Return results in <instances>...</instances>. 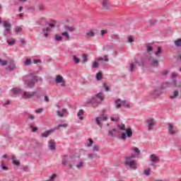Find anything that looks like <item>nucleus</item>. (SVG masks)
I'll use <instances>...</instances> for the list:
<instances>
[{
	"mask_svg": "<svg viewBox=\"0 0 181 181\" xmlns=\"http://www.w3.org/2000/svg\"><path fill=\"white\" fill-rule=\"evenodd\" d=\"M0 63L1 66H6L8 64V61H3L2 59H0Z\"/></svg>",
	"mask_w": 181,
	"mask_h": 181,
	"instance_id": "obj_54",
	"label": "nucleus"
},
{
	"mask_svg": "<svg viewBox=\"0 0 181 181\" xmlns=\"http://www.w3.org/2000/svg\"><path fill=\"white\" fill-rule=\"evenodd\" d=\"M108 58L99 57L96 59V62H108Z\"/></svg>",
	"mask_w": 181,
	"mask_h": 181,
	"instance_id": "obj_41",
	"label": "nucleus"
},
{
	"mask_svg": "<svg viewBox=\"0 0 181 181\" xmlns=\"http://www.w3.org/2000/svg\"><path fill=\"white\" fill-rule=\"evenodd\" d=\"M98 61H97V59H95V61L93 63V69H97V67H98L99 64H98Z\"/></svg>",
	"mask_w": 181,
	"mask_h": 181,
	"instance_id": "obj_46",
	"label": "nucleus"
},
{
	"mask_svg": "<svg viewBox=\"0 0 181 181\" xmlns=\"http://www.w3.org/2000/svg\"><path fill=\"white\" fill-rule=\"evenodd\" d=\"M168 128H169V131H170V134L171 135H175V130L173 129V124H172L171 123L168 124Z\"/></svg>",
	"mask_w": 181,
	"mask_h": 181,
	"instance_id": "obj_23",
	"label": "nucleus"
},
{
	"mask_svg": "<svg viewBox=\"0 0 181 181\" xmlns=\"http://www.w3.org/2000/svg\"><path fill=\"white\" fill-rule=\"evenodd\" d=\"M33 93H35V97H36V98H42V94H40V93L37 92V91H33Z\"/></svg>",
	"mask_w": 181,
	"mask_h": 181,
	"instance_id": "obj_44",
	"label": "nucleus"
},
{
	"mask_svg": "<svg viewBox=\"0 0 181 181\" xmlns=\"http://www.w3.org/2000/svg\"><path fill=\"white\" fill-rule=\"evenodd\" d=\"M61 36H64V40H65V42H69V40H70V35L67 32L61 33Z\"/></svg>",
	"mask_w": 181,
	"mask_h": 181,
	"instance_id": "obj_17",
	"label": "nucleus"
},
{
	"mask_svg": "<svg viewBox=\"0 0 181 181\" xmlns=\"http://www.w3.org/2000/svg\"><path fill=\"white\" fill-rule=\"evenodd\" d=\"M98 151H100V146L94 145L93 146V152H98Z\"/></svg>",
	"mask_w": 181,
	"mask_h": 181,
	"instance_id": "obj_40",
	"label": "nucleus"
},
{
	"mask_svg": "<svg viewBox=\"0 0 181 181\" xmlns=\"http://www.w3.org/2000/svg\"><path fill=\"white\" fill-rule=\"evenodd\" d=\"M153 94H154V95L159 96V95H160V94H162V91L160 89H156L154 90Z\"/></svg>",
	"mask_w": 181,
	"mask_h": 181,
	"instance_id": "obj_39",
	"label": "nucleus"
},
{
	"mask_svg": "<svg viewBox=\"0 0 181 181\" xmlns=\"http://www.w3.org/2000/svg\"><path fill=\"white\" fill-rule=\"evenodd\" d=\"M176 77H177V74H176L175 72H173L172 74V78H176Z\"/></svg>",
	"mask_w": 181,
	"mask_h": 181,
	"instance_id": "obj_63",
	"label": "nucleus"
},
{
	"mask_svg": "<svg viewBox=\"0 0 181 181\" xmlns=\"http://www.w3.org/2000/svg\"><path fill=\"white\" fill-rule=\"evenodd\" d=\"M146 50L147 52H152V50H153V47L151 46V43L146 44Z\"/></svg>",
	"mask_w": 181,
	"mask_h": 181,
	"instance_id": "obj_36",
	"label": "nucleus"
},
{
	"mask_svg": "<svg viewBox=\"0 0 181 181\" xmlns=\"http://www.w3.org/2000/svg\"><path fill=\"white\" fill-rule=\"evenodd\" d=\"M52 28H54V24L50 23L48 27L42 29L44 37H47L49 36V32L52 31Z\"/></svg>",
	"mask_w": 181,
	"mask_h": 181,
	"instance_id": "obj_6",
	"label": "nucleus"
},
{
	"mask_svg": "<svg viewBox=\"0 0 181 181\" xmlns=\"http://www.w3.org/2000/svg\"><path fill=\"white\" fill-rule=\"evenodd\" d=\"M107 31L106 30H102L100 31V33H101L102 36H104V35H105V33H107Z\"/></svg>",
	"mask_w": 181,
	"mask_h": 181,
	"instance_id": "obj_62",
	"label": "nucleus"
},
{
	"mask_svg": "<svg viewBox=\"0 0 181 181\" xmlns=\"http://www.w3.org/2000/svg\"><path fill=\"white\" fill-rule=\"evenodd\" d=\"M134 69H135V63L132 62L130 64L129 70L132 73V71H134Z\"/></svg>",
	"mask_w": 181,
	"mask_h": 181,
	"instance_id": "obj_48",
	"label": "nucleus"
},
{
	"mask_svg": "<svg viewBox=\"0 0 181 181\" xmlns=\"http://www.w3.org/2000/svg\"><path fill=\"white\" fill-rule=\"evenodd\" d=\"M35 92L24 91L22 95L23 100H30L35 97Z\"/></svg>",
	"mask_w": 181,
	"mask_h": 181,
	"instance_id": "obj_7",
	"label": "nucleus"
},
{
	"mask_svg": "<svg viewBox=\"0 0 181 181\" xmlns=\"http://www.w3.org/2000/svg\"><path fill=\"white\" fill-rule=\"evenodd\" d=\"M144 175H146V176H149V175H151V169L144 170Z\"/></svg>",
	"mask_w": 181,
	"mask_h": 181,
	"instance_id": "obj_51",
	"label": "nucleus"
},
{
	"mask_svg": "<svg viewBox=\"0 0 181 181\" xmlns=\"http://www.w3.org/2000/svg\"><path fill=\"white\" fill-rule=\"evenodd\" d=\"M151 158V165H155V163H158V162L160 161V159L159 158V157H156L155 156V154H151L150 156Z\"/></svg>",
	"mask_w": 181,
	"mask_h": 181,
	"instance_id": "obj_12",
	"label": "nucleus"
},
{
	"mask_svg": "<svg viewBox=\"0 0 181 181\" xmlns=\"http://www.w3.org/2000/svg\"><path fill=\"white\" fill-rule=\"evenodd\" d=\"M134 151L136 153H137V155H139L141 153V151H139V148H134Z\"/></svg>",
	"mask_w": 181,
	"mask_h": 181,
	"instance_id": "obj_60",
	"label": "nucleus"
},
{
	"mask_svg": "<svg viewBox=\"0 0 181 181\" xmlns=\"http://www.w3.org/2000/svg\"><path fill=\"white\" fill-rule=\"evenodd\" d=\"M136 156L135 154H131L124 157V165L128 166L130 169L136 170L138 169V164L135 162V158Z\"/></svg>",
	"mask_w": 181,
	"mask_h": 181,
	"instance_id": "obj_2",
	"label": "nucleus"
},
{
	"mask_svg": "<svg viewBox=\"0 0 181 181\" xmlns=\"http://www.w3.org/2000/svg\"><path fill=\"white\" fill-rule=\"evenodd\" d=\"M7 43L8 45H9L10 46H13V45H15V43H16V40L13 39L11 40H7Z\"/></svg>",
	"mask_w": 181,
	"mask_h": 181,
	"instance_id": "obj_38",
	"label": "nucleus"
},
{
	"mask_svg": "<svg viewBox=\"0 0 181 181\" xmlns=\"http://www.w3.org/2000/svg\"><path fill=\"white\" fill-rule=\"evenodd\" d=\"M87 62H88V57L86 54H84L83 55V63H87Z\"/></svg>",
	"mask_w": 181,
	"mask_h": 181,
	"instance_id": "obj_42",
	"label": "nucleus"
},
{
	"mask_svg": "<svg viewBox=\"0 0 181 181\" xmlns=\"http://www.w3.org/2000/svg\"><path fill=\"white\" fill-rule=\"evenodd\" d=\"M88 159L93 160L94 158H98V153H90L88 154Z\"/></svg>",
	"mask_w": 181,
	"mask_h": 181,
	"instance_id": "obj_25",
	"label": "nucleus"
},
{
	"mask_svg": "<svg viewBox=\"0 0 181 181\" xmlns=\"http://www.w3.org/2000/svg\"><path fill=\"white\" fill-rule=\"evenodd\" d=\"M117 127L121 129V131H125V132L122 133L121 138L122 139H127V136L128 138H132V128H128L125 129V124H117Z\"/></svg>",
	"mask_w": 181,
	"mask_h": 181,
	"instance_id": "obj_4",
	"label": "nucleus"
},
{
	"mask_svg": "<svg viewBox=\"0 0 181 181\" xmlns=\"http://www.w3.org/2000/svg\"><path fill=\"white\" fill-rule=\"evenodd\" d=\"M96 78L97 80H103V74H101V72H98L97 74H96Z\"/></svg>",
	"mask_w": 181,
	"mask_h": 181,
	"instance_id": "obj_43",
	"label": "nucleus"
},
{
	"mask_svg": "<svg viewBox=\"0 0 181 181\" xmlns=\"http://www.w3.org/2000/svg\"><path fill=\"white\" fill-rule=\"evenodd\" d=\"M103 88H105V91H110V87H108V85L107 83L103 84Z\"/></svg>",
	"mask_w": 181,
	"mask_h": 181,
	"instance_id": "obj_53",
	"label": "nucleus"
},
{
	"mask_svg": "<svg viewBox=\"0 0 181 181\" xmlns=\"http://www.w3.org/2000/svg\"><path fill=\"white\" fill-rule=\"evenodd\" d=\"M43 112V109H42V108H39V109L35 110V112L36 114H40V112Z\"/></svg>",
	"mask_w": 181,
	"mask_h": 181,
	"instance_id": "obj_57",
	"label": "nucleus"
},
{
	"mask_svg": "<svg viewBox=\"0 0 181 181\" xmlns=\"http://www.w3.org/2000/svg\"><path fill=\"white\" fill-rule=\"evenodd\" d=\"M65 30H66L68 32H74V30H76V28L74 27H71L70 25H66Z\"/></svg>",
	"mask_w": 181,
	"mask_h": 181,
	"instance_id": "obj_26",
	"label": "nucleus"
},
{
	"mask_svg": "<svg viewBox=\"0 0 181 181\" xmlns=\"http://www.w3.org/2000/svg\"><path fill=\"white\" fill-rule=\"evenodd\" d=\"M103 101H104V94L100 91L89 99L87 104H92L93 107H98V104H101Z\"/></svg>",
	"mask_w": 181,
	"mask_h": 181,
	"instance_id": "obj_3",
	"label": "nucleus"
},
{
	"mask_svg": "<svg viewBox=\"0 0 181 181\" xmlns=\"http://www.w3.org/2000/svg\"><path fill=\"white\" fill-rule=\"evenodd\" d=\"M174 43L176 47H181V38L176 40Z\"/></svg>",
	"mask_w": 181,
	"mask_h": 181,
	"instance_id": "obj_33",
	"label": "nucleus"
},
{
	"mask_svg": "<svg viewBox=\"0 0 181 181\" xmlns=\"http://www.w3.org/2000/svg\"><path fill=\"white\" fill-rule=\"evenodd\" d=\"M32 63V60L28 59H26L25 62H24V66H29V64H30Z\"/></svg>",
	"mask_w": 181,
	"mask_h": 181,
	"instance_id": "obj_45",
	"label": "nucleus"
},
{
	"mask_svg": "<svg viewBox=\"0 0 181 181\" xmlns=\"http://www.w3.org/2000/svg\"><path fill=\"white\" fill-rule=\"evenodd\" d=\"M45 103H49V101H50V99H49V97L47 95L45 96Z\"/></svg>",
	"mask_w": 181,
	"mask_h": 181,
	"instance_id": "obj_61",
	"label": "nucleus"
},
{
	"mask_svg": "<svg viewBox=\"0 0 181 181\" xmlns=\"http://www.w3.org/2000/svg\"><path fill=\"white\" fill-rule=\"evenodd\" d=\"M73 62L75 64H78V63H80V58L77 57L76 55H73Z\"/></svg>",
	"mask_w": 181,
	"mask_h": 181,
	"instance_id": "obj_31",
	"label": "nucleus"
},
{
	"mask_svg": "<svg viewBox=\"0 0 181 181\" xmlns=\"http://www.w3.org/2000/svg\"><path fill=\"white\" fill-rule=\"evenodd\" d=\"M11 160H13V165H15L16 166H19L21 165V162L16 160V157L12 156Z\"/></svg>",
	"mask_w": 181,
	"mask_h": 181,
	"instance_id": "obj_22",
	"label": "nucleus"
},
{
	"mask_svg": "<svg viewBox=\"0 0 181 181\" xmlns=\"http://www.w3.org/2000/svg\"><path fill=\"white\" fill-rule=\"evenodd\" d=\"M69 127V124L67 123L64 124H58L57 127L54 128V129H59V128H67Z\"/></svg>",
	"mask_w": 181,
	"mask_h": 181,
	"instance_id": "obj_30",
	"label": "nucleus"
},
{
	"mask_svg": "<svg viewBox=\"0 0 181 181\" xmlns=\"http://www.w3.org/2000/svg\"><path fill=\"white\" fill-rule=\"evenodd\" d=\"M122 101L121 100V99H117L115 101V108H117V110L122 107Z\"/></svg>",
	"mask_w": 181,
	"mask_h": 181,
	"instance_id": "obj_18",
	"label": "nucleus"
},
{
	"mask_svg": "<svg viewBox=\"0 0 181 181\" xmlns=\"http://www.w3.org/2000/svg\"><path fill=\"white\" fill-rule=\"evenodd\" d=\"M170 82H165L163 84V88H168V87H170Z\"/></svg>",
	"mask_w": 181,
	"mask_h": 181,
	"instance_id": "obj_47",
	"label": "nucleus"
},
{
	"mask_svg": "<svg viewBox=\"0 0 181 181\" xmlns=\"http://www.w3.org/2000/svg\"><path fill=\"white\" fill-rule=\"evenodd\" d=\"M56 84H61L62 87H66V81H64V78L61 75H57L55 78Z\"/></svg>",
	"mask_w": 181,
	"mask_h": 181,
	"instance_id": "obj_8",
	"label": "nucleus"
},
{
	"mask_svg": "<svg viewBox=\"0 0 181 181\" xmlns=\"http://www.w3.org/2000/svg\"><path fill=\"white\" fill-rule=\"evenodd\" d=\"M15 69H16V65H15V64L13 63L11 66L6 68V70H8V71H13Z\"/></svg>",
	"mask_w": 181,
	"mask_h": 181,
	"instance_id": "obj_28",
	"label": "nucleus"
},
{
	"mask_svg": "<svg viewBox=\"0 0 181 181\" xmlns=\"http://www.w3.org/2000/svg\"><path fill=\"white\" fill-rule=\"evenodd\" d=\"M108 135L112 138H117L118 136V130L115 128L111 129L108 131Z\"/></svg>",
	"mask_w": 181,
	"mask_h": 181,
	"instance_id": "obj_10",
	"label": "nucleus"
},
{
	"mask_svg": "<svg viewBox=\"0 0 181 181\" xmlns=\"http://www.w3.org/2000/svg\"><path fill=\"white\" fill-rule=\"evenodd\" d=\"M54 37L56 42H62L63 40V37L59 35H56Z\"/></svg>",
	"mask_w": 181,
	"mask_h": 181,
	"instance_id": "obj_35",
	"label": "nucleus"
},
{
	"mask_svg": "<svg viewBox=\"0 0 181 181\" xmlns=\"http://www.w3.org/2000/svg\"><path fill=\"white\" fill-rule=\"evenodd\" d=\"M159 53H162V49L160 48V47H158L156 52H155L156 56H158Z\"/></svg>",
	"mask_w": 181,
	"mask_h": 181,
	"instance_id": "obj_55",
	"label": "nucleus"
},
{
	"mask_svg": "<svg viewBox=\"0 0 181 181\" xmlns=\"http://www.w3.org/2000/svg\"><path fill=\"white\" fill-rule=\"evenodd\" d=\"M169 72L168 71H163L161 72L162 76H166Z\"/></svg>",
	"mask_w": 181,
	"mask_h": 181,
	"instance_id": "obj_64",
	"label": "nucleus"
},
{
	"mask_svg": "<svg viewBox=\"0 0 181 181\" xmlns=\"http://www.w3.org/2000/svg\"><path fill=\"white\" fill-rule=\"evenodd\" d=\"M69 160H70V157L67 155L64 156L62 162L63 166H66L69 163Z\"/></svg>",
	"mask_w": 181,
	"mask_h": 181,
	"instance_id": "obj_15",
	"label": "nucleus"
},
{
	"mask_svg": "<svg viewBox=\"0 0 181 181\" xmlns=\"http://www.w3.org/2000/svg\"><path fill=\"white\" fill-rule=\"evenodd\" d=\"M57 113L58 117H60L62 118L64 117V114H67V109H62V112L58 110Z\"/></svg>",
	"mask_w": 181,
	"mask_h": 181,
	"instance_id": "obj_20",
	"label": "nucleus"
},
{
	"mask_svg": "<svg viewBox=\"0 0 181 181\" xmlns=\"http://www.w3.org/2000/svg\"><path fill=\"white\" fill-rule=\"evenodd\" d=\"M4 28H5L4 30V36L5 37H8V35H11L12 33V25H11V23H8L7 21H4Z\"/></svg>",
	"mask_w": 181,
	"mask_h": 181,
	"instance_id": "obj_5",
	"label": "nucleus"
},
{
	"mask_svg": "<svg viewBox=\"0 0 181 181\" xmlns=\"http://www.w3.org/2000/svg\"><path fill=\"white\" fill-rule=\"evenodd\" d=\"M37 8L39 11H45V6H43L42 4H39Z\"/></svg>",
	"mask_w": 181,
	"mask_h": 181,
	"instance_id": "obj_56",
	"label": "nucleus"
},
{
	"mask_svg": "<svg viewBox=\"0 0 181 181\" xmlns=\"http://www.w3.org/2000/svg\"><path fill=\"white\" fill-rule=\"evenodd\" d=\"M151 64L153 66V67H156L159 64V61L153 59L151 60Z\"/></svg>",
	"mask_w": 181,
	"mask_h": 181,
	"instance_id": "obj_27",
	"label": "nucleus"
},
{
	"mask_svg": "<svg viewBox=\"0 0 181 181\" xmlns=\"http://www.w3.org/2000/svg\"><path fill=\"white\" fill-rule=\"evenodd\" d=\"M77 169H83L84 168V162L81 161L76 165Z\"/></svg>",
	"mask_w": 181,
	"mask_h": 181,
	"instance_id": "obj_29",
	"label": "nucleus"
},
{
	"mask_svg": "<svg viewBox=\"0 0 181 181\" xmlns=\"http://www.w3.org/2000/svg\"><path fill=\"white\" fill-rule=\"evenodd\" d=\"M48 148L50 151H54L56 149V142L54 140H50L48 142Z\"/></svg>",
	"mask_w": 181,
	"mask_h": 181,
	"instance_id": "obj_13",
	"label": "nucleus"
},
{
	"mask_svg": "<svg viewBox=\"0 0 181 181\" xmlns=\"http://www.w3.org/2000/svg\"><path fill=\"white\" fill-rule=\"evenodd\" d=\"M84 115V110L83 109H81L78 110L77 113V117L79 118L81 121H83L84 119V117H83Z\"/></svg>",
	"mask_w": 181,
	"mask_h": 181,
	"instance_id": "obj_16",
	"label": "nucleus"
},
{
	"mask_svg": "<svg viewBox=\"0 0 181 181\" xmlns=\"http://www.w3.org/2000/svg\"><path fill=\"white\" fill-rule=\"evenodd\" d=\"M56 131V129H51L49 130L46 131L45 132L41 134V138H47L50 134H53Z\"/></svg>",
	"mask_w": 181,
	"mask_h": 181,
	"instance_id": "obj_11",
	"label": "nucleus"
},
{
	"mask_svg": "<svg viewBox=\"0 0 181 181\" xmlns=\"http://www.w3.org/2000/svg\"><path fill=\"white\" fill-rule=\"evenodd\" d=\"M35 119V116L33 115H29L27 121H30Z\"/></svg>",
	"mask_w": 181,
	"mask_h": 181,
	"instance_id": "obj_52",
	"label": "nucleus"
},
{
	"mask_svg": "<svg viewBox=\"0 0 181 181\" xmlns=\"http://www.w3.org/2000/svg\"><path fill=\"white\" fill-rule=\"evenodd\" d=\"M103 120V117H98L95 118V122L100 128H103V123H101V121Z\"/></svg>",
	"mask_w": 181,
	"mask_h": 181,
	"instance_id": "obj_19",
	"label": "nucleus"
},
{
	"mask_svg": "<svg viewBox=\"0 0 181 181\" xmlns=\"http://www.w3.org/2000/svg\"><path fill=\"white\" fill-rule=\"evenodd\" d=\"M87 36H90V37H94L95 36V34L93 31H90L89 33H86Z\"/></svg>",
	"mask_w": 181,
	"mask_h": 181,
	"instance_id": "obj_50",
	"label": "nucleus"
},
{
	"mask_svg": "<svg viewBox=\"0 0 181 181\" xmlns=\"http://www.w3.org/2000/svg\"><path fill=\"white\" fill-rule=\"evenodd\" d=\"M12 93H13V94H15L16 95H18V94H19L21 93V89H18L16 88H13L11 89Z\"/></svg>",
	"mask_w": 181,
	"mask_h": 181,
	"instance_id": "obj_34",
	"label": "nucleus"
},
{
	"mask_svg": "<svg viewBox=\"0 0 181 181\" xmlns=\"http://www.w3.org/2000/svg\"><path fill=\"white\" fill-rule=\"evenodd\" d=\"M93 144H94V141L92 139L89 138L86 142V146H87V148H91Z\"/></svg>",
	"mask_w": 181,
	"mask_h": 181,
	"instance_id": "obj_21",
	"label": "nucleus"
},
{
	"mask_svg": "<svg viewBox=\"0 0 181 181\" xmlns=\"http://www.w3.org/2000/svg\"><path fill=\"white\" fill-rule=\"evenodd\" d=\"M102 6L105 11H110V6H108V0H103L102 1Z\"/></svg>",
	"mask_w": 181,
	"mask_h": 181,
	"instance_id": "obj_14",
	"label": "nucleus"
},
{
	"mask_svg": "<svg viewBox=\"0 0 181 181\" xmlns=\"http://www.w3.org/2000/svg\"><path fill=\"white\" fill-rule=\"evenodd\" d=\"M177 95H179V91L175 90L173 93V95H170V100H175V98H177Z\"/></svg>",
	"mask_w": 181,
	"mask_h": 181,
	"instance_id": "obj_32",
	"label": "nucleus"
},
{
	"mask_svg": "<svg viewBox=\"0 0 181 181\" xmlns=\"http://www.w3.org/2000/svg\"><path fill=\"white\" fill-rule=\"evenodd\" d=\"M21 30H22V28L17 26L16 27V33H19V32H21Z\"/></svg>",
	"mask_w": 181,
	"mask_h": 181,
	"instance_id": "obj_58",
	"label": "nucleus"
},
{
	"mask_svg": "<svg viewBox=\"0 0 181 181\" xmlns=\"http://www.w3.org/2000/svg\"><path fill=\"white\" fill-rule=\"evenodd\" d=\"M124 107H126V108H129V104L127 102V100H124L122 101Z\"/></svg>",
	"mask_w": 181,
	"mask_h": 181,
	"instance_id": "obj_49",
	"label": "nucleus"
},
{
	"mask_svg": "<svg viewBox=\"0 0 181 181\" xmlns=\"http://www.w3.org/2000/svg\"><path fill=\"white\" fill-rule=\"evenodd\" d=\"M1 168L3 169V170H8V167H6L5 164H1Z\"/></svg>",
	"mask_w": 181,
	"mask_h": 181,
	"instance_id": "obj_59",
	"label": "nucleus"
},
{
	"mask_svg": "<svg viewBox=\"0 0 181 181\" xmlns=\"http://www.w3.org/2000/svg\"><path fill=\"white\" fill-rule=\"evenodd\" d=\"M172 84H173V86L174 87H177V88L181 87V82H180V81H177L176 80H173V82H172Z\"/></svg>",
	"mask_w": 181,
	"mask_h": 181,
	"instance_id": "obj_24",
	"label": "nucleus"
},
{
	"mask_svg": "<svg viewBox=\"0 0 181 181\" xmlns=\"http://www.w3.org/2000/svg\"><path fill=\"white\" fill-rule=\"evenodd\" d=\"M146 122L148 124V131H152V129H153V127H155V119L153 118L147 119Z\"/></svg>",
	"mask_w": 181,
	"mask_h": 181,
	"instance_id": "obj_9",
	"label": "nucleus"
},
{
	"mask_svg": "<svg viewBox=\"0 0 181 181\" xmlns=\"http://www.w3.org/2000/svg\"><path fill=\"white\" fill-rule=\"evenodd\" d=\"M57 177V175L56 174H52L50 177H49V180H48V181H54L56 180V178Z\"/></svg>",
	"mask_w": 181,
	"mask_h": 181,
	"instance_id": "obj_37",
	"label": "nucleus"
},
{
	"mask_svg": "<svg viewBox=\"0 0 181 181\" xmlns=\"http://www.w3.org/2000/svg\"><path fill=\"white\" fill-rule=\"evenodd\" d=\"M37 81H43V78H38L35 74L30 73L23 76V83L24 86H26L27 88H33Z\"/></svg>",
	"mask_w": 181,
	"mask_h": 181,
	"instance_id": "obj_1",
	"label": "nucleus"
}]
</instances>
